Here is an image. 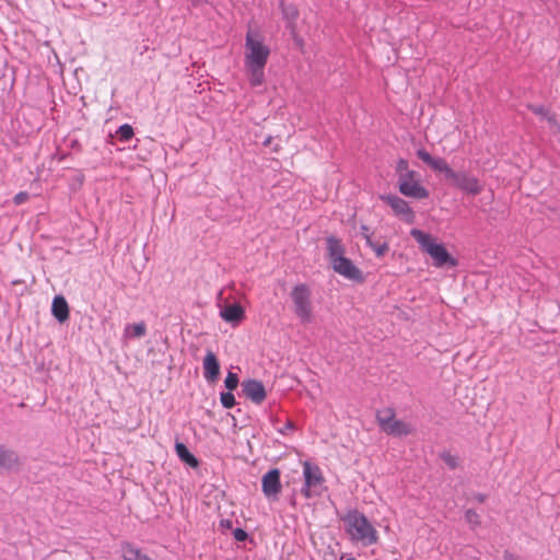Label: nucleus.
Instances as JSON below:
<instances>
[{"instance_id":"nucleus-1","label":"nucleus","mask_w":560,"mask_h":560,"mask_svg":"<svg viewBox=\"0 0 560 560\" xmlns=\"http://www.w3.org/2000/svg\"><path fill=\"white\" fill-rule=\"evenodd\" d=\"M270 56V48L265 44L258 31L248 30L245 36L244 69L252 86L265 82V67Z\"/></svg>"},{"instance_id":"nucleus-2","label":"nucleus","mask_w":560,"mask_h":560,"mask_svg":"<svg viewBox=\"0 0 560 560\" xmlns=\"http://www.w3.org/2000/svg\"><path fill=\"white\" fill-rule=\"evenodd\" d=\"M417 156L433 171L443 173L450 185L460 191L472 196L482 191V185L476 176L466 171L453 170L443 158H433L423 148L417 150Z\"/></svg>"},{"instance_id":"nucleus-3","label":"nucleus","mask_w":560,"mask_h":560,"mask_svg":"<svg viewBox=\"0 0 560 560\" xmlns=\"http://www.w3.org/2000/svg\"><path fill=\"white\" fill-rule=\"evenodd\" d=\"M327 255L335 272L354 282H363L362 271L347 257H345V246L335 236L326 238Z\"/></svg>"},{"instance_id":"nucleus-4","label":"nucleus","mask_w":560,"mask_h":560,"mask_svg":"<svg viewBox=\"0 0 560 560\" xmlns=\"http://www.w3.org/2000/svg\"><path fill=\"white\" fill-rule=\"evenodd\" d=\"M343 523L346 533L352 541L362 542L364 546L377 542V532L363 513L352 510L343 517Z\"/></svg>"},{"instance_id":"nucleus-5","label":"nucleus","mask_w":560,"mask_h":560,"mask_svg":"<svg viewBox=\"0 0 560 560\" xmlns=\"http://www.w3.org/2000/svg\"><path fill=\"white\" fill-rule=\"evenodd\" d=\"M410 234L420 244L421 248L431 256L434 267L457 266V260L447 252L445 246L435 243L430 234L418 229L411 230Z\"/></svg>"},{"instance_id":"nucleus-6","label":"nucleus","mask_w":560,"mask_h":560,"mask_svg":"<svg viewBox=\"0 0 560 560\" xmlns=\"http://www.w3.org/2000/svg\"><path fill=\"white\" fill-rule=\"evenodd\" d=\"M311 295L310 288L304 283L296 284L291 291L294 313L302 324H310L314 319Z\"/></svg>"},{"instance_id":"nucleus-7","label":"nucleus","mask_w":560,"mask_h":560,"mask_svg":"<svg viewBox=\"0 0 560 560\" xmlns=\"http://www.w3.org/2000/svg\"><path fill=\"white\" fill-rule=\"evenodd\" d=\"M303 477L302 494L307 499L320 497L325 490V478L320 468L306 460L303 463Z\"/></svg>"},{"instance_id":"nucleus-8","label":"nucleus","mask_w":560,"mask_h":560,"mask_svg":"<svg viewBox=\"0 0 560 560\" xmlns=\"http://www.w3.org/2000/svg\"><path fill=\"white\" fill-rule=\"evenodd\" d=\"M395 410L385 408L376 412V421L383 432L393 436H407L412 432V427L402 421L395 419Z\"/></svg>"},{"instance_id":"nucleus-9","label":"nucleus","mask_w":560,"mask_h":560,"mask_svg":"<svg viewBox=\"0 0 560 560\" xmlns=\"http://www.w3.org/2000/svg\"><path fill=\"white\" fill-rule=\"evenodd\" d=\"M416 172H407L399 176V191L407 197L416 199L428 198L429 191L425 187L420 185L416 179Z\"/></svg>"},{"instance_id":"nucleus-10","label":"nucleus","mask_w":560,"mask_h":560,"mask_svg":"<svg viewBox=\"0 0 560 560\" xmlns=\"http://www.w3.org/2000/svg\"><path fill=\"white\" fill-rule=\"evenodd\" d=\"M381 199L385 201L393 209L395 214L400 217L404 221L407 223L413 222L415 213L406 200L396 195H382Z\"/></svg>"},{"instance_id":"nucleus-11","label":"nucleus","mask_w":560,"mask_h":560,"mask_svg":"<svg viewBox=\"0 0 560 560\" xmlns=\"http://www.w3.org/2000/svg\"><path fill=\"white\" fill-rule=\"evenodd\" d=\"M281 488L280 470L278 468L270 469L262 476L261 489L267 499L277 500Z\"/></svg>"},{"instance_id":"nucleus-12","label":"nucleus","mask_w":560,"mask_h":560,"mask_svg":"<svg viewBox=\"0 0 560 560\" xmlns=\"http://www.w3.org/2000/svg\"><path fill=\"white\" fill-rule=\"evenodd\" d=\"M242 394L254 404H261L267 396L264 384L255 378L244 380L241 384Z\"/></svg>"},{"instance_id":"nucleus-13","label":"nucleus","mask_w":560,"mask_h":560,"mask_svg":"<svg viewBox=\"0 0 560 560\" xmlns=\"http://www.w3.org/2000/svg\"><path fill=\"white\" fill-rule=\"evenodd\" d=\"M220 375V363L217 355L208 350L203 359V376L209 383H213Z\"/></svg>"},{"instance_id":"nucleus-14","label":"nucleus","mask_w":560,"mask_h":560,"mask_svg":"<svg viewBox=\"0 0 560 560\" xmlns=\"http://www.w3.org/2000/svg\"><path fill=\"white\" fill-rule=\"evenodd\" d=\"M51 313L60 324H63L69 319V305L62 295H56L54 298Z\"/></svg>"},{"instance_id":"nucleus-15","label":"nucleus","mask_w":560,"mask_h":560,"mask_svg":"<svg viewBox=\"0 0 560 560\" xmlns=\"http://www.w3.org/2000/svg\"><path fill=\"white\" fill-rule=\"evenodd\" d=\"M221 317L232 324H237L244 318V308L238 304L226 305L220 313Z\"/></svg>"},{"instance_id":"nucleus-16","label":"nucleus","mask_w":560,"mask_h":560,"mask_svg":"<svg viewBox=\"0 0 560 560\" xmlns=\"http://www.w3.org/2000/svg\"><path fill=\"white\" fill-rule=\"evenodd\" d=\"M121 557L122 560H154L130 542L121 544Z\"/></svg>"},{"instance_id":"nucleus-17","label":"nucleus","mask_w":560,"mask_h":560,"mask_svg":"<svg viewBox=\"0 0 560 560\" xmlns=\"http://www.w3.org/2000/svg\"><path fill=\"white\" fill-rule=\"evenodd\" d=\"M283 19L287 21V27L292 32L295 30V22L299 18V10L294 4H287L283 0L280 2Z\"/></svg>"},{"instance_id":"nucleus-18","label":"nucleus","mask_w":560,"mask_h":560,"mask_svg":"<svg viewBox=\"0 0 560 560\" xmlns=\"http://www.w3.org/2000/svg\"><path fill=\"white\" fill-rule=\"evenodd\" d=\"M175 450H176V454L177 456L186 464H188L190 467H197L199 462L198 459L195 457V455H192L189 450L187 448V446L183 443H176L175 445Z\"/></svg>"},{"instance_id":"nucleus-19","label":"nucleus","mask_w":560,"mask_h":560,"mask_svg":"<svg viewBox=\"0 0 560 560\" xmlns=\"http://www.w3.org/2000/svg\"><path fill=\"white\" fill-rule=\"evenodd\" d=\"M147 334L144 322L129 324L125 327V335L129 338H141Z\"/></svg>"},{"instance_id":"nucleus-20","label":"nucleus","mask_w":560,"mask_h":560,"mask_svg":"<svg viewBox=\"0 0 560 560\" xmlns=\"http://www.w3.org/2000/svg\"><path fill=\"white\" fill-rule=\"evenodd\" d=\"M16 463V456L13 452L0 445V469L10 468Z\"/></svg>"},{"instance_id":"nucleus-21","label":"nucleus","mask_w":560,"mask_h":560,"mask_svg":"<svg viewBox=\"0 0 560 560\" xmlns=\"http://www.w3.org/2000/svg\"><path fill=\"white\" fill-rule=\"evenodd\" d=\"M528 108L535 114L542 118H546L549 124H556L553 115H549L548 109L544 105H529Z\"/></svg>"},{"instance_id":"nucleus-22","label":"nucleus","mask_w":560,"mask_h":560,"mask_svg":"<svg viewBox=\"0 0 560 560\" xmlns=\"http://www.w3.org/2000/svg\"><path fill=\"white\" fill-rule=\"evenodd\" d=\"M120 141L127 142L133 137V128L129 124L121 125L116 131Z\"/></svg>"},{"instance_id":"nucleus-23","label":"nucleus","mask_w":560,"mask_h":560,"mask_svg":"<svg viewBox=\"0 0 560 560\" xmlns=\"http://www.w3.org/2000/svg\"><path fill=\"white\" fill-rule=\"evenodd\" d=\"M366 245L373 249L377 257L384 256L388 252V244L386 242L380 243L371 240Z\"/></svg>"},{"instance_id":"nucleus-24","label":"nucleus","mask_w":560,"mask_h":560,"mask_svg":"<svg viewBox=\"0 0 560 560\" xmlns=\"http://www.w3.org/2000/svg\"><path fill=\"white\" fill-rule=\"evenodd\" d=\"M220 401H221L222 406L226 409L233 408L236 404L235 397L232 394V390L221 393Z\"/></svg>"},{"instance_id":"nucleus-25","label":"nucleus","mask_w":560,"mask_h":560,"mask_svg":"<svg viewBox=\"0 0 560 560\" xmlns=\"http://www.w3.org/2000/svg\"><path fill=\"white\" fill-rule=\"evenodd\" d=\"M465 520L472 528L480 525V516L475 510L468 509L465 512Z\"/></svg>"},{"instance_id":"nucleus-26","label":"nucleus","mask_w":560,"mask_h":560,"mask_svg":"<svg viewBox=\"0 0 560 560\" xmlns=\"http://www.w3.org/2000/svg\"><path fill=\"white\" fill-rule=\"evenodd\" d=\"M238 382H240V380H238L237 374L233 373V372H229L224 380V385L229 390H234L237 387Z\"/></svg>"},{"instance_id":"nucleus-27","label":"nucleus","mask_w":560,"mask_h":560,"mask_svg":"<svg viewBox=\"0 0 560 560\" xmlns=\"http://www.w3.org/2000/svg\"><path fill=\"white\" fill-rule=\"evenodd\" d=\"M396 171L397 173H399V176L407 172H411L410 170H408V161L405 159H399L397 161Z\"/></svg>"},{"instance_id":"nucleus-28","label":"nucleus","mask_w":560,"mask_h":560,"mask_svg":"<svg viewBox=\"0 0 560 560\" xmlns=\"http://www.w3.org/2000/svg\"><path fill=\"white\" fill-rule=\"evenodd\" d=\"M234 539L237 541H245L248 537V534L243 528H235L233 530Z\"/></svg>"},{"instance_id":"nucleus-29","label":"nucleus","mask_w":560,"mask_h":560,"mask_svg":"<svg viewBox=\"0 0 560 560\" xmlns=\"http://www.w3.org/2000/svg\"><path fill=\"white\" fill-rule=\"evenodd\" d=\"M443 460H444V462H445V464H446L450 468H452V469H454V468H456V467H457V459H456V457H455V456H453V455H451V454H446V455H444V456H443Z\"/></svg>"},{"instance_id":"nucleus-30","label":"nucleus","mask_w":560,"mask_h":560,"mask_svg":"<svg viewBox=\"0 0 560 560\" xmlns=\"http://www.w3.org/2000/svg\"><path fill=\"white\" fill-rule=\"evenodd\" d=\"M360 234L366 242H370L372 240V235L370 233V230L366 225H361L360 228Z\"/></svg>"},{"instance_id":"nucleus-31","label":"nucleus","mask_w":560,"mask_h":560,"mask_svg":"<svg viewBox=\"0 0 560 560\" xmlns=\"http://www.w3.org/2000/svg\"><path fill=\"white\" fill-rule=\"evenodd\" d=\"M28 198L27 192L21 191L14 196V203L21 205Z\"/></svg>"},{"instance_id":"nucleus-32","label":"nucleus","mask_w":560,"mask_h":560,"mask_svg":"<svg viewBox=\"0 0 560 560\" xmlns=\"http://www.w3.org/2000/svg\"><path fill=\"white\" fill-rule=\"evenodd\" d=\"M294 423L290 420H288L283 428L279 429V433L285 434L288 431L294 430Z\"/></svg>"},{"instance_id":"nucleus-33","label":"nucleus","mask_w":560,"mask_h":560,"mask_svg":"<svg viewBox=\"0 0 560 560\" xmlns=\"http://www.w3.org/2000/svg\"><path fill=\"white\" fill-rule=\"evenodd\" d=\"M474 499L479 503H483L487 499V495L483 493H475Z\"/></svg>"},{"instance_id":"nucleus-34","label":"nucleus","mask_w":560,"mask_h":560,"mask_svg":"<svg viewBox=\"0 0 560 560\" xmlns=\"http://www.w3.org/2000/svg\"><path fill=\"white\" fill-rule=\"evenodd\" d=\"M221 526L230 528L232 526V522L230 520H222Z\"/></svg>"},{"instance_id":"nucleus-35","label":"nucleus","mask_w":560,"mask_h":560,"mask_svg":"<svg viewBox=\"0 0 560 560\" xmlns=\"http://www.w3.org/2000/svg\"><path fill=\"white\" fill-rule=\"evenodd\" d=\"M270 140H271V138H270V137H269V138H267V139L264 141V144H265V145L269 144V143H270Z\"/></svg>"},{"instance_id":"nucleus-36","label":"nucleus","mask_w":560,"mask_h":560,"mask_svg":"<svg viewBox=\"0 0 560 560\" xmlns=\"http://www.w3.org/2000/svg\"><path fill=\"white\" fill-rule=\"evenodd\" d=\"M346 560H357V559L353 557H350V558H347Z\"/></svg>"}]
</instances>
